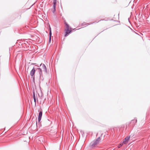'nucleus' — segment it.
<instances>
[{"label": "nucleus", "mask_w": 150, "mask_h": 150, "mask_svg": "<svg viewBox=\"0 0 150 150\" xmlns=\"http://www.w3.org/2000/svg\"><path fill=\"white\" fill-rule=\"evenodd\" d=\"M101 140L100 138V137H98L96 140L91 142L90 144L92 148L96 147L98 144L99 143Z\"/></svg>", "instance_id": "obj_1"}, {"label": "nucleus", "mask_w": 150, "mask_h": 150, "mask_svg": "<svg viewBox=\"0 0 150 150\" xmlns=\"http://www.w3.org/2000/svg\"><path fill=\"white\" fill-rule=\"evenodd\" d=\"M38 72L40 74V80H41L42 81H43L44 80V78L42 76V71L41 69L40 68H38Z\"/></svg>", "instance_id": "obj_2"}, {"label": "nucleus", "mask_w": 150, "mask_h": 150, "mask_svg": "<svg viewBox=\"0 0 150 150\" xmlns=\"http://www.w3.org/2000/svg\"><path fill=\"white\" fill-rule=\"evenodd\" d=\"M130 138V136H128L126 137L124 139L123 143L124 144H126L128 142V140Z\"/></svg>", "instance_id": "obj_3"}, {"label": "nucleus", "mask_w": 150, "mask_h": 150, "mask_svg": "<svg viewBox=\"0 0 150 150\" xmlns=\"http://www.w3.org/2000/svg\"><path fill=\"white\" fill-rule=\"evenodd\" d=\"M35 70L34 67L30 71V75L33 77V76H35Z\"/></svg>", "instance_id": "obj_4"}, {"label": "nucleus", "mask_w": 150, "mask_h": 150, "mask_svg": "<svg viewBox=\"0 0 150 150\" xmlns=\"http://www.w3.org/2000/svg\"><path fill=\"white\" fill-rule=\"evenodd\" d=\"M42 110L40 111L38 117V122H39L40 121L42 117Z\"/></svg>", "instance_id": "obj_5"}, {"label": "nucleus", "mask_w": 150, "mask_h": 150, "mask_svg": "<svg viewBox=\"0 0 150 150\" xmlns=\"http://www.w3.org/2000/svg\"><path fill=\"white\" fill-rule=\"evenodd\" d=\"M65 36L66 37L70 33L71 31V30H68V29H66L65 30Z\"/></svg>", "instance_id": "obj_6"}, {"label": "nucleus", "mask_w": 150, "mask_h": 150, "mask_svg": "<svg viewBox=\"0 0 150 150\" xmlns=\"http://www.w3.org/2000/svg\"><path fill=\"white\" fill-rule=\"evenodd\" d=\"M40 66H42V67L43 69H44L45 71L46 72H47V69L45 65L44 64H40Z\"/></svg>", "instance_id": "obj_7"}, {"label": "nucleus", "mask_w": 150, "mask_h": 150, "mask_svg": "<svg viewBox=\"0 0 150 150\" xmlns=\"http://www.w3.org/2000/svg\"><path fill=\"white\" fill-rule=\"evenodd\" d=\"M56 4H53V8L52 9V11L53 13H54L56 11Z\"/></svg>", "instance_id": "obj_8"}, {"label": "nucleus", "mask_w": 150, "mask_h": 150, "mask_svg": "<svg viewBox=\"0 0 150 150\" xmlns=\"http://www.w3.org/2000/svg\"><path fill=\"white\" fill-rule=\"evenodd\" d=\"M33 97L34 100V102L35 103V104L36 105V99L35 98V93L34 91H33Z\"/></svg>", "instance_id": "obj_9"}, {"label": "nucleus", "mask_w": 150, "mask_h": 150, "mask_svg": "<svg viewBox=\"0 0 150 150\" xmlns=\"http://www.w3.org/2000/svg\"><path fill=\"white\" fill-rule=\"evenodd\" d=\"M95 22H93L92 23H86L85 22H84V23H83L81 24V26H85L86 25H90L91 24H92L93 23H94Z\"/></svg>", "instance_id": "obj_10"}, {"label": "nucleus", "mask_w": 150, "mask_h": 150, "mask_svg": "<svg viewBox=\"0 0 150 150\" xmlns=\"http://www.w3.org/2000/svg\"><path fill=\"white\" fill-rule=\"evenodd\" d=\"M49 35H50V38H49V43H50V42H51V36L52 35L51 30V28H50Z\"/></svg>", "instance_id": "obj_11"}, {"label": "nucleus", "mask_w": 150, "mask_h": 150, "mask_svg": "<svg viewBox=\"0 0 150 150\" xmlns=\"http://www.w3.org/2000/svg\"><path fill=\"white\" fill-rule=\"evenodd\" d=\"M65 24L66 26V28L67 29H68V30H69V25L66 22L65 23Z\"/></svg>", "instance_id": "obj_12"}, {"label": "nucleus", "mask_w": 150, "mask_h": 150, "mask_svg": "<svg viewBox=\"0 0 150 150\" xmlns=\"http://www.w3.org/2000/svg\"><path fill=\"white\" fill-rule=\"evenodd\" d=\"M123 143H120V144H119L118 146V148H120L123 145Z\"/></svg>", "instance_id": "obj_13"}, {"label": "nucleus", "mask_w": 150, "mask_h": 150, "mask_svg": "<svg viewBox=\"0 0 150 150\" xmlns=\"http://www.w3.org/2000/svg\"><path fill=\"white\" fill-rule=\"evenodd\" d=\"M57 0H54L53 1V3L54 4V3H55V4H56V3H57Z\"/></svg>", "instance_id": "obj_14"}, {"label": "nucleus", "mask_w": 150, "mask_h": 150, "mask_svg": "<svg viewBox=\"0 0 150 150\" xmlns=\"http://www.w3.org/2000/svg\"><path fill=\"white\" fill-rule=\"evenodd\" d=\"M33 78V80L34 81L35 79V76H33V77H32Z\"/></svg>", "instance_id": "obj_15"}]
</instances>
